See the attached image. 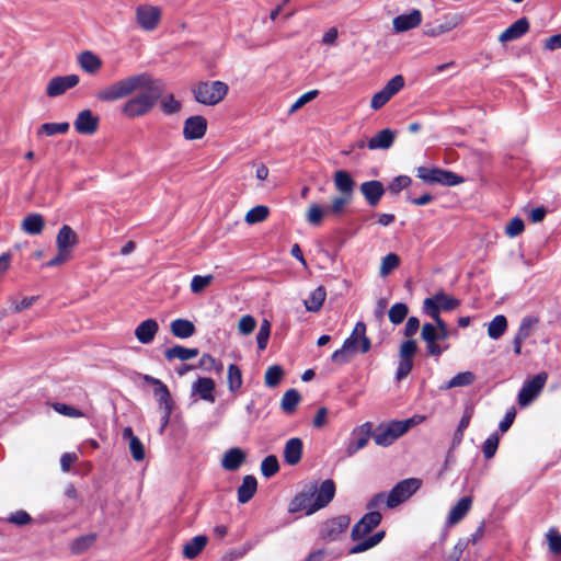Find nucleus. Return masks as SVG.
Segmentation results:
<instances>
[{"label": "nucleus", "mask_w": 561, "mask_h": 561, "mask_svg": "<svg viewBox=\"0 0 561 561\" xmlns=\"http://www.w3.org/2000/svg\"><path fill=\"white\" fill-rule=\"evenodd\" d=\"M394 139L396 133L390 128H385L368 140L367 147L370 150H387L392 147Z\"/></svg>", "instance_id": "obj_22"}, {"label": "nucleus", "mask_w": 561, "mask_h": 561, "mask_svg": "<svg viewBox=\"0 0 561 561\" xmlns=\"http://www.w3.org/2000/svg\"><path fill=\"white\" fill-rule=\"evenodd\" d=\"M422 340L426 344V351L430 356L439 357L444 351L448 348V345L440 346L438 344L437 330L432 323H424L421 331Z\"/></svg>", "instance_id": "obj_15"}, {"label": "nucleus", "mask_w": 561, "mask_h": 561, "mask_svg": "<svg viewBox=\"0 0 561 561\" xmlns=\"http://www.w3.org/2000/svg\"><path fill=\"white\" fill-rule=\"evenodd\" d=\"M51 408L59 414L64 415V416H68V417H72V419H78V417H85L87 414L81 411L80 409H77L72 405H69V404H66V403H61V402H54L51 403Z\"/></svg>", "instance_id": "obj_49"}, {"label": "nucleus", "mask_w": 561, "mask_h": 561, "mask_svg": "<svg viewBox=\"0 0 561 561\" xmlns=\"http://www.w3.org/2000/svg\"><path fill=\"white\" fill-rule=\"evenodd\" d=\"M381 514L376 511L366 513L352 529L351 537L353 540H359L368 535L381 522Z\"/></svg>", "instance_id": "obj_13"}, {"label": "nucleus", "mask_w": 561, "mask_h": 561, "mask_svg": "<svg viewBox=\"0 0 561 561\" xmlns=\"http://www.w3.org/2000/svg\"><path fill=\"white\" fill-rule=\"evenodd\" d=\"M417 176L426 183H438L447 186H454L463 182L462 178L456 173L437 168L420 167L417 168Z\"/></svg>", "instance_id": "obj_7"}, {"label": "nucleus", "mask_w": 561, "mask_h": 561, "mask_svg": "<svg viewBox=\"0 0 561 561\" xmlns=\"http://www.w3.org/2000/svg\"><path fill=\"white\" fill-rule=\"evenodd\" d=\"M271 334V323L264 319L260 325V330L256 334L257 347L260 351H264L267 346V342Z\"/></svg>", "instance_id": "obj_57"}, {"label": "nucleus", "mask_w": 561, "mask_h": 561, "mask_svg": "<svg viewBox=\"0 0 561 561\" xmlns=\"http://www.w3.org/2000/svg\"><path fill=\"white\" fill-rule=\"evenodd\" d=\"M411 182V178L408 175H399L389 183L388 191L392 195H398L402 190L407 188Z\"/></svg>", "instance_id": "obj_59"}, {"label": "nucleus", "mask_w": 561, "mask_h": 561, "mask_svg": "<svg viewBox=\"0 0 561 561\" xmlns=\"http://www.w3.org/2000/svg\"><path fill=\"white\" fill-rule=\"evenodd\" d=\"M257 481L253 476H245L238 488V501L242 504L249 502L255 494Z\"/></svg>", "instance_id": "obj_34"}, {"label": "nucleus", "mask_w": 561, "mask_h": 561, "mask_svg": "<svg viewBox=\"0 0 561 561\" xmlns=\"http://www.w3.org/2000/svg\"><path fill=\"white\" fill-rule=\"evenodd\" d=\"M255 327L256 320L250 314L241 317L238 323V330L242 335L251 334L254 331Z\"/></svg>", "instance_id": "obj_64"}, {"label": "nucleus", "mask_w": 561, "mask_h": 561, "mask_svg": "<svg viewBox=\"0 0 561 561\" xmlns=\"http://www.w3.org/2000/svg\"><path fill=\"white\" fill-rule=\"evenodd\" d=\"M207 129V121L199 115L188 117L183 127V135L185 139H201L204 137Z\"/></svg>", "instance_id": "obj_19"}, {"label": "nucleus", "mask_w": 561, "mask_h": 561, "mask_svg": "<svg viewBox=\"0 0 561 561\" xmlns=\"http://www.w3.org/2000/svg\"><path fill=\"white\" fill-rule=\"evenodd\" d=\"M242 382H243V379H242L241 369L236 364H230L228 366V371H227V383H228L229 391L231 393L238 392L240 390V388L242 387Z\"/></svg>", "instance_id": "obj_39"}, {"label": "nucleus", "mask_w": 561, "mask_h": 561, "mask_svg": "<svg viewBox=\"0 0 561 561\" xmlns=\"http://www.w3.org/2000/svg\"><path fill=\"white\" fill-rule=\"evenodd\" d=\"M300 399L301 397L296 389L287 390L284 393L280 402L283 411L286 413H293L298 403L300 402Z\"/></svg>", "instance_id": "obj_44"}, {"label": "nucleus", "mask_w": 561, "mask_h": 561, "mask_svg": "<svg viewBox=\"0 0 561 561\" xmlns=\"http://www.w3.org/2000/svg\"><path fill=\"white\" fill-rule=\"evenodd\" d=\"M422 485L417 478H409L397 483L387 496V507L394 508L410 496H412Z\"/></svg>", "instance_id": "obj_6"}, {"label": "nucleus", "mask_w": 561, "mask_h": 561, "mask_svg": "<svg viewBox=\"0 0 561 561\" xmlns=\"http://www.w3.org/2000/svg\"><path fill=\"white\" fill-rule=\"evenodd\" d=\"M529 30V22L526 18H522L510 25L499 36L501 43H507L520 38Z\"/></svg>", "instance_id": "obj_24"}, {"label": "nucleus", "mask_w": 561, "mask_h": 561, "mask_svg": "<svg viewBox=\"0 0 561 561\" xmlns=\"http://www.w3.org/2000/svg\"><path fill=\"white\" fill-rule=\"evenodd\" d=\"M79 64L89 73H95L102 66L101 59L92 51H83L79 56Z\"/></svg>", "instance_id": "obj_40"}, {"label": "nucleus", "mask_w": 561, "mask_h": 561, "mask_svg": "<svg viewBox=\"0 0 561 561\" xmlns=\"http://www.w3.org/2000/svg\"><path fill=\"white\" fill-rule=\"evenodd\" d=\"M153 394H154V398L158 401V403L160 404L162 410L167 409L168 405L173 408V403H172V400H171L170 391H169L168 387L164 383H162L159 387L154 388L153 389Z\"/></svg>", "instance_id": "obj_55"}, {"label": "nucleus", "mask_w": 561, "mask_h": 561, "mask_svg": "<svg viewBox=\"0 0 561 561\" xmlns=\"http://www.w3.org/2000/svg\"><path fill=\"white\" fill-rule=\"evenodd\" d=\"M158 330V322L154 319H147L137 325L135 336L140 343L149 344L153 341Z\"/></svg>", "instance_id": "obj_23"}, {"label": "nucleus", "mask_w": 561, "mask_h": 561, "mask_svg": "<svg viewBox=\"0 0 561 561\" xmlns=\"http://www.w3.org/2000/svg\"><path fill=\"white\" fill-rule=\"evenodd\" d=\"M476 377L473 373L471 371H462L457 374L455 377H453L447 385L445 386V389H451L456 387H466L471 385L474 381Z\"/></svg>", "instance_id": "obj_52"}, {"label": "nucleus", "mask_w": 561, "mask_h": 561, "mask_svg": "<svg viewBox=\"0 0 561 561\" xmlns=\"http://www.w3.org/2000/svg\"><path fill=\"white\" fill-rule=\"evenodd\" d=\"M409 313V308L403 302H397L388 311V317L391 323L400 324L403 322Z\"/></svg>", "instance_id": "obj_48"}, {"label": "nucleus", "mask_w": 561, "mask_h": 561, "mask_svg": "<svg viewBox=\"0 0 561 561\" xmlns=\"http://www.w3.org/2000/svg\"><path fill=\"white\" fill-rule=\"evenodd\" d=\"M77 244L78 234L70 226L64 225L56 236L57 250H61L71 254Z\"/></svg>", "instance_id": "obj_20"}, {"label": "nucleus", "mask_w": 561, "mask_h": 561, "mask_svg": "<svg viewBox=\"0 0 561 561\" xmlns=\"http://www.w3.org/2000/svg\"><path fill=\"white\" fill-rule=\"evenodd\" d=\"M228 85L221 81L199 82L193 93L198 103L205 105H215L219 103L227 94Z\"/></svg>", "instance_id": "obj_4"}, {"label": "nucleus", "mask_w": 561, "mask_h": 561, "mask_svg": "<svg viewBox=\"0 0 561 561\" xmlns=\"http://www.w3.org/2000/svg\"><path fill=\"white\" fill-rule=\"evenodd\" d=\"M245 460V454L238 447L229 449L221 459V466L229 471H236Z\"/></svg>", "instance_id": "obj_32"}, {"label": "nucleus", "mask_w": 561, "mask_h": 561, "mask_svg": "<svg viewBox=\"0 0 561 561\" xmlns=\"http://www.w3.org/2000/svg\"><path fill=\"white\" fill-rule=\"evenodd\" d=\"M198 355L197 348H187L181 345H175L165 351L164 356L168 360L180 359L188 360Z\"/></svg>", "instance_id": "obj_36"}, {"label": "nucleus", "mask_w": 561, "mask_h": 561, "mask_svg": "<svg viewBox=\"0 0 561 561\" xmlns=\"http://www.w3.org/2000/svg\"><path fill=\"white\" fill-rule=\"evenodd\" d=\"M69 123H45L41 125L37 129L36 134L38 137L41 136H55L58 134H66L69 130Z\"/></svg>", "instance_id": "obj_41"}, {"label": "nucleus", "mask_w": 561, "mask_h": 561, "mask_svg": "<svg viewBox=\"0 0 561 561\" xmlns=\"http://www.w3.org/2000/svg\"><path fill=\"white\" fill-rule=\"evenodd\" d=\"M334 495L335 484L333 480H324L319 488L317 486V492L314 495L317 507H319V510L325 507L333 500Z\"/></svg>", "instance_id": "obj_28"}, {"label": "nucleus", "mask_w": 561, "mask_h": 561, "mask_svg": "<svg viewBox=\"0 0 561 561\" xmlns=\"http://www.w3.org/2000/svg\"><path fill=\"white\" fill-rule=\"evenodd\" d=\"M385 537V531H378L376 534H374L373 536L368 537L367 539L358 542L357 545H355L354 547H352L350 549V553L352 554H356V553H362L368 549H371L374 548L375 546H377Z\"/></svg>", "instance_id": "obj_42"}, {"label": "nucleus", "mask_w": 561, "mask_h": 561, "mask_svg": "<svg viewBox=\"0 0 561 561\" xmlns=\"http://www.w3.org/2000/svg\"><path fill=\"white\" fill-rule=\"evenodd\" d=\"M123 438L128 440V446H129V450H130V454L134 458V460L136 461H141L145 459V447L142 445V443L140 442V439L134 435V432H133V428L131 427H125L123 430Z\"/></svg>", "instance_id": "obj_30"}, {"label": "nucleus", "mask_w": 561, "mask_h": 561, "mask_svg": "<svg viewBox=\"0 0 561 561\" xmlns=\"http://www.w3.org/2000/svg\"><path fill=\"white\" fill-rule=\"evenodd\" d=\"M547 373H539L533 378L526 380L518 393L519 405H529L539 396L547 382Z\"/></svg>", "instance_id": "obj_8"}, {"label": "nucleus", "mask_w": 561, "mask_h": 561, "mask_svg": "<svg viewBox=\"0 0 561 561\" xmlns=\"http://www.w3.org/2000/svg\"><path fill=\"white\" fill-rule=\"evenodd\" d=\"M352 201V197L346 195L336 196L332 199L330 206L327 207L329 216L339 217L344 211L346 205H348Z\"/></svg>", "instance_id": "obj_50"}, {"label": "nucleus", "mask_w": 561, "mask_h": 561, "mask_svg": "<svg viewBox=\"0 0 561 561\" xmlns=\"http://www.w3.org/2000/svg\"><path fill=\"white\" fill-rule=\"evenodd\" d=\"M507 319L503 314L494 317L488 324V335L492 340L500 339L507 330Z\"/></svg>", "instance_id": "obj_38"}, {"label": "nucleus", "mask_w": 561, "mask_h": 561, "mask_svg": "<svg viewBox=\"0 0 561 561\" xmlns=\"http://www.w3.org/2000/svg\"><path fill=\"white\" fill-rule=\"evenodd\" d=\"M316 492L317 484H313L307 491H304L297 496H295L289 503V512L297 513L300 511H305L307 515H310L319 511V507H317V503L314 501Z\"/></svg>", "instance_id": "obj_12"}, {"label": "nucleus", "mask_w": 561, "mask_h": 561, "mask_svg": "<svg viewBox=\"0 0 561 561\" xmlns=\"http://www.w3.org/2000/svg\"><path fill=\"white\" fill-rule=\"evenodd\" d=\"M319 94V91L318 90H311V91H308L306 93H304L302 95H300L294 103L293 105L290 106L289 111H288V114H294L295 112H297L299 108H301L302 106H305L307 103L311 102L313 99H316Z\"/></svg>", "instance_id": "obj_60"}, {"label": "nucleus", "mask_w": 561, "mask_h": 561, "mask_svg": "<svg viewBox=\"0 0 561 561\" xmlns=\"http://www.w3.org/2000/svg\"><path fill=\"white\" fill-rule=\"evenodd\" d=\"M45 228V219L41 214H28L21 222V229L31 236H37Z\"/></svg>", "instance_id": "obj_29"}, {"label": "nucleus", "mask_w": 561, "mask_h": 561, "mask_svg": "<svg viewBox=\"0 0 561 561\" xmlns=\"http://www.w3.org/2000/svg\"><path fill=\"white\" fill-rule=\"evenodd\" d=\"M404 87V78L397 75L391 78L387 84L377 93H375L370 101L373 110L381 108L393 95H396Z\"/></svg>", "instance_id": "obj_10"}, {"label": "nucleus", "mask_w": 561, "mask_h": 561, "mask_svg": "<svg viewBox=\"0 0 561 561\" xmlns=\"http://www.w3.org/2000/svg\"><path fill=\"white\" fill-rule=\"evenodd\" d=\"M214 279L213 275H195L191 280V291L193 294L202 293L206 287H208Z\"/></svg>", "instance_id": "obj_58"}, {"label": "nucleus", "mask_w": 561, "mask_h": 561, "mask_svg": "<svg viewBox=\"0 0 561 561\" xmlns=\"http://www.w3.org/2000/svg\"><path fill=\"white\" fill-rule=\"evenodd\" d=\"M170 331L175 337L187 339L194 335L196 329L192 321L180 318L170 323Z\"/></svg>", "instance_id": "obj_33"}, {"label": "nucleus", "mask_w": 561, "mask_h": 561, "mask_svg": "<svg viewBox=\"0 0 561 561\" xmlns=\"http://www.w3.org/2000/svg\"><path fill=\"white\" fill-rule=\"evenodd\" d=\"M499 436L497 434H492L490 437L486 438V440L483 443L482 451L486 459H491L499 447Z\"/></svg>", "instance_id": "obj_63"}, {"label": "nucleus", "mask_w": 561, "mask_h": 561, "mask_svg": "<svg viewBox=\"0 0 561 561\" xmlns=\"http://www.w3.org/2000/svg\"><path fill=\"white\" fill-rule=\"evenodd\" d=\"M537 323V318L530 316L524 317L520 321L516 336L526 341L531 335L533 329Z\"/></svg>", "instance_id": "obj_54"}, {"label": "nucleus", "mask_w": 561, "mask_h": 561, "mask_svg": "<svg viewBox=\"0 0 561 561\" xmlns=\"http://www.w3.org/2000/svg\"><path fill=\"white\" fill-rule=\"evenodd\" d=\"M333 182L335 188L341 193V195L352 197L355 182L348 172L344 170L336 171L333 176Z\"/></svg>", "instance_id": "obj_31"}, {"label": "nucleus", "mask_w": 561, "mask_h": 561, "mask_svg": "<svg viewBox=\"0 0 561 561\" xmlns=\"http://www.w3.org/2000/svg\"><path fill=\"white\" fill-rule=\"evenodd\" d=\"M371 434V423L366 422L357 427H355L350 438L345 445L344 454L346 457L354 456L357 451L366 447L368 444Z\"/></svg>", "instance_id": "obj_9"}, {"label": "nucleus", "mask_w": 561, "mask_h": 561, "mask_svg": "<svg viewBox=\"0 0 561 561\" xmlns=\"http://www.w3.org/2000/svg\"><path fill=\"white\" fill-rule=\"evenodd\" d=\"M359 190L366 202L373 207L378 205L385 194L383 184L377 180L362 183Z\"/></svg>", "instance_id": "obj_21"}, {"label": "nucleus", "mask_w": 561, "mask_h": 561, "mask_svg": "<svg viewBox=\"0 0 561 561\" xmlns=\"http://www.w3.org/2000/svg\"><path fill=\"white\" fill-rule=\"evenodd\" d=\"M302 440L298 437L288 439L284 447V459L290 466L297 465L302 456Z\"/></svg>", "instance_id": "obj_26"}, {"label": "nucleus", "mask_w": 561, "mask_h": 561, "mask_svg": "<svg viewBox=\"0 0 561 561\" xmlns=\"http://www.w3.org/2000/svg\"><path fill=\"white\" fill-rule=\"evenodd\" d=\"M460 305L459 300L440 291L423 301V311L432 319H442V311H451Z\"/></svg>", "instance_id": "obj_5"}, {"label": "nucleus", "mask_w": 561, "mask_h": 561, "mask_svg": "<svg viewBox=\"0 0 561 561\" xmlns=\"http://www.w3.org/2000/svg\"><path fill=\"white\" fill-rule=\"evenodd\" d=\"M423 420L424 416L414 415L407 420L382 423L375 430L373 438L378 446L388 447Z\"/></svg>", "instance_id": "obj_3"}, {"label": "nucleus", "mask_w": 561, "mask_h": 561, "mask_svg": "<svg viewBox=\"0 0 561 561\" xmlns=\"http://www.w3.org/2000/svg\"><path fill=\"white\" fill-rule=\"evenodd\" d=\"M78 83L79 77L77 75L55 77L48 82L46 93L50 98H56L76 87Z\"/></svg>", "instance_id": "obj_17"}, {"label": "nucleus", "mask_w": 561, "mask_h": 561, "mask_svg": "<svg viewBox=\"0 0 561 561\" xmlns=\"http://www.w3.org/2000/svg\"><path fill=\"white\" fill-rule=\"evenodd\" d=\"M400 264V257L396 253H389L381 260L379 274L381 276L389 275Z\"/></svg>", "instance_id": "obj_53"}, {"label": "nucleus", "mask_w": 561, "mask_h": 561, "mask_svg": "<svg viewBox=\"0 0 561 561\" xmlns=\"http://www.w3.org/2000/svg\"><path fill=\"white\" fill-rule=\"evenodd\" d=\"M422 22V13L414 9L408 14H400L392 20L393 31L403 33L417 27Z\"/></svg>", "instance_id": "obj_18"}, {"label": "nucleus", "mask_w": 561, "mask_h": 561, "mask_svg": "<svg viewBox=\"0 0 561 561\" xmlns=\"http://www.w3.org/2000/svg\"><path fill=\"white\" fill-rule=\"evenodd\" d=\"M284 376V370L279 365L270 366L264 376L265 386L268 388H274L279 385L282 378Z\"/></svg>", "instance_id": "obj_47"}, {"label": "nucleus", "mask_w": 561, "mask_h": 561, "mask_svg": "<svg viewBox=\"0 0 561 561\" xmlns=\"http://www.w3.org/2000/svg\"><path fill=\"white\" fill-rule=\"evenodd\" d=\"M459 24V19L457 16H453L447 19L444 23L436 25L434 27L427 28L425 31V35L431 37H437L442 34H445L451 30H454Z\"/></svg>", "instance_id": "obj_46"}, {"label": "nucleus", "mask_w": 561, "mask_h": 561, "mask_svg": "<svg viewBox=\"0 0 561 561\" xmlns=\"http://www.w3.org/2000/svg\"><path fill=\"white\" fill-rule=\"evenodd\" d=\"M371 347V342L366 335V324L363 321H358L351 335L344 341L342 347L336 350L331 359L337 364L348 363L357 352L363 354L367 353Z\"/></svg>", "instance_id": "obj_2"}, {"label": "nucleus", "mask_w": 561, "mask_h": 561, "mask_svg": "<svg viewBox=\"0 0 561 561\" xmlns=\"http://www.w3.org/2000/svg\"><path fill=\"white\" fill-rule=\"evenodd\" d=\"M141 91L130 98L122 107V113L128 118H136L148 114L161 94V84L147 73H139L123 78L99 90L95 98L101 102H115Z\"/></svg>", "instance_id": "obj_1"}, {"label": "nucleus", "mask_w": 561, "mask_h": 561, "mask_svg": "<svg viewBox=\"0 0 561 561\" xmlns=\"http://www.w3.org/2000/svg\"><path fill=\"white\" fill-rule=\"evenodd\" d=\"M207 543L206 536H196L191 539L183 547V554L187 559H193L201 553V551L205 548Z\"/></svg>", "instance_id": "obj_37"}, {"label": "nucleus", "mask_w": 561, "mask_h": 561, "mask_svg": "<svg viewBox=\"0 0 561 561\" xmlns=\"http://www.w3.org/2000/svg\"><path fill=\"white\" fill-rule=\"evenodd\" d=\"M215 381L211 378L199 377L192 386V392L197 393L201 399L215 402Z\"/></svg>", "instance_id": "obj_27"}, {"label": "nucleus", "mask_w": 561, "mask_h": 561, "mask_svg": "<svg viewBox=\"0 0 561 561\" xmlns=\"http://www.w3.org/2000/svg\"><path fill=\"white\" fill-rule=\"evenodd\" d=\"M279 469L276 456L270 455L265 457L261 463L262 474L266 478L273 477Z\"/></svg>", "instance_id": "obj_56"}, {"label": "nucleus", "mask_w": 561, "mask_h": 561, "mask_svg": "<svg viewBox=\"0 0 561 561\" xmlns=\"http://www.w3.org/2000/svg\"><path fill=\"white\" fill-rule=\"evenodd\" d=\"M327 297V290L323 286H318L307 299H305L304 305L307 311L318 312Z\"/></svg>", "instance_id": "obj_35"}, {"label": "nucleus", "mask_w": 561, "mask_h": 561, "mask_svg": "<svg viewBox=\"0 0 561 561\" xmlns=\"http://www.w3.org/2000/svg\"><path fill=\"white\" fill-rule=\"evenodd\" d=\"M161 18V11L153 5H140L136 11V20L145 31H153Z\"/></svg>", "instance_id": "obj_14"}, {"label": "nucleus", "mask_w": 561, "mask_h": 561, "mask_svg": "<svg viewBox=\"0 0 561 561\" xmlns=\"http://www.w3.org/2000/svg\"><path fill=\"white\" fill-rule=\"evenodd\" d=\"M268 216V208L263 205L255 206L251 208L245 217L244 220L249 225L257 224L264 221Z\"/></svg>", "instance_id": "obj_51"}, {"label": "nucleus", "mask_w": 561, "mask_h": 561, "mask_svg": "<svg viewBox=\"0 0 561 561\" xmlns=\"http://www.w3.org/2000/svg\"><path fill=\"white\" fill-rule=\"evenodd\" d=\"M350 523L351 519L346 515L328 519L320 527V537L325 541H335L345 533Z\"/></svg>", "instance_id": "obj_11"}, {"label": "nucleus", "mask_w": 561, "mask_h": 561, "mask_svg": "<svg viewBox=\"0 0 561 561\" xmlns=\"http://www.w3.org/2000/svg\"><path fill=\"white\" fill-rule=\"evenodd\" d=\"M472 506V497L463 496L461 497L450 510L447 517V525L454 526L458 524L470 511Z\"/></svg>", "instance_id": "obj_25"}, {"label": "nucleus", "mask_w": 561, "mask_h": 561, "mask_svg": "<svg viewBox=\"0 0 561 561\" xmlns=\"http://www.w3.org/2000/svg\"><path fill=\"white\" fill-rule=\"evenodd\" d=\"M546 538L549 549L553 553H561V535L558 533V530L553 527L550 528L546 534Z\"/></svg>", "instance_id": "obj_61"}, {"label": "nucleus", "mask_w": 561, "mask_h": 561, "mask_svg": "<svg viewBox=\"0 0 561 561\" xmlns=\"http://www.w3.org/2000/svg\"><path fill=\"white\" fill-rule=\"evenodd\" d=\"M96 539L94 534L81 536L72 541L70 550L73 554H81L92 547Z\"/></svg>", "instance_id": "obj_45"}, {"label": "nucleus", "mask_w": 561, "mask_h": 561, "mask_svg": "<svg viewBox=\"0 0 561 561\" xmlns=\"http://www.w3.org/2000/svg\"><path fill=\"white\" fill-rule=\"evenodd\" d=\"M417 350L416 342L414 340L404 341L399 351L400 359L412 360Z\"/></svg>", "instance_id": "obj_62"}, {"label": "nucleus", "mask_w": 561, "mask_h": 561, "mask_svg": "<svg viewBox=\"0 0 561 561\" xmlns=\"http://www.w3.org/2000/svg\"><path fill=\"white\" fill-rule=\"evenodd\" d=\"M325 216H329L327 207L319 204H311L306 214L307 221L312 226H319Z\"/></svg>", "instance_id": "obj_43"}, {"label": "nucleus", "mask_w": 561, "mask_h": 561, "mask_svg": "<svg viewBox=\"0 0 561 561\" xmlns=\"http://www.w3.org/2000/svg\"><path fill=\"white\" fill-rule=\"evenodd\" d=\"M100 118L91 110H83L78 113L75 119V128L81 135H93L99 128Z\"/></svg>", "instance_id": "obj_16"}]
</instances>
